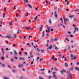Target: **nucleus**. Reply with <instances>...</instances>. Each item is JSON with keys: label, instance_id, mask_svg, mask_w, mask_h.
<instances>
[{"label": "nucleus", "instance_id": "774afa93", "mask_svg": "<svg viewBox=\"0 0 79 79\" xmlns=\"http://www.w3.org/2000/svg\"><path fill=\"white\" fill-rule=\"evenodd\" d=\"M53 46L55 47H56V45L55 44H53Z\"/></svg>", "mask_w": 79, "mask_h": 79}, {"label": "nucleus", "instance_id": "4be33fe9", "mask_svg": "<svg viewBox=\"0 0 79 79\" xmlns=\"http://www.w3.org/2000/svg\"><path fill=\"white\" fill-rule=\"evenodd\" d=\"M47 29L48 31V32H50V28L48 27Z\"/></svg>", "mask_w": 79, "mask_h": 79}, {"label": "nucleus", "instance_id": "58836bf2", "mask_svg": "<svg viewBox=\"0 0 79 79\" xmlns=\"http://www.w3.org/2000/svg\"><path fill=\"white\" fill-rule=\"evenodd\" d=\"M45 2H46V3L47 5H48V2H47V0H46Z\"/></svg>", "mask_w": 79, "mask_h": 79}, {"label": "nucleus", "instance_id": "393cba45", "mask_svg": "<svg viewBox=\"0 0 79 79\" xmlns=\"http://www.w3.org/2000/svg\"><path fill=\"white\" fill-rule=\"evenodd\" d=\"M22 66L23 65L22 64L19 65L18 66V67H19V68H21V66Z\"/></svg>", "mask_w": 79, "mask_h": 79}, {"label": "nucleus", "instance_id": "79ce46f5", "mask_svg": "<svg viewBox=\"0 0 79 79\" xmlns=\"http://www.w3.org/2000/svg\"><path fill=\"white\" fill-rule=\"evenodd\" d=\"M65 40H66L68 41V42H69V40H68V39L65 38Z\"/></svg>", "mask_w": 79, "mask_h": 79}, {"label": "nucleus", "instance_id": "c756f323", "mask_svg": "<svg viewBox=\"0 0 79 79\" xmlns=\"http://www.w3.org/2000/svg\"><path fill=\"white\" fill-rule=\"evenodd\" d=\"M41 51L42 53H44V50H41Z\"/></svg>", "mask_w": 79, "mask_h": 79}, {"label": "nucleus", "instance_id": "c03bdc74", "mask_svg": "<svg viewBox=\"0 0 79 79\" xmlns=\"http://www.w3.org/2000/svg\"><path fill=\"white\" fill-rule=\"evenodd\" d=\"M7 66L8 68H11V66H10V65H7Z\"/></svg>", "mask_w": 79, "mask_h": 79}, {"label": "nucleus", "instance_id": "052dcab7", "mask_svg": "<svg viewBox=\"0 0 79 79\" xmlns=\"http://www.w3.org/2000/svg\"><path fill=\"white\" fill-rule=\"evenodd\" d=\"M44 70H45V69H41V71H44Z\"/></svg>", "mask_w": 79, "mask_h": 79}, {"label": "nucleus", "instance_id": "c85d7f7f", "mask_svg": "<svg viewBox=\"0 0 79 79\" xmlns=\"http://www.w3.org/2000/svg\"><path fill=\"white\" fill-rule=\"evenodd\" d=\"M79 11V9H76L75 10H74V12H75V11H76H76Z\"/></svg>", "mask_w": 79, "mask_h": 79}, {"label": "nucleus", "instance_id": "5701e85b", "mask_svg": "<svg viewBox=\"0 0 79 79\" xmlns=\"http://www.w3.org/2000/svg\"><path fill=\"white\" fill-rule=\"evenodd\" d=\"M13 37L14 38H16V35L14 34L13 36Z\"/></svg>", "mask_w": 79, "mask_h": 79}, {"label": "nucleus", "instance_id": "864d4df0", "mask_svg": "<svg viewBox=\"0 0 79 79\" xmlns=\"http://www.w3.org/2000/svg\"><path fill=\"white\" fill-rule=\"evenodd\" d=\"M51 72V71H50V70H49L48 71V73L49 74V73H50Z\"/></svg>", "mask_w": 79, "mask_h": 79}, {"label": "nucleus", "instance_id": "cd10ccee", "mask_svg": "<svg viewBox=\"0 0 79 79\" xmlns=\"http://www.w3.org/2000/svg\"><path fill=\"white\" fill-rule=\"evenodd\" d=\"M6 37L8 38V39H10L11 38H10V37L8 35L6 36Z\"/></svg>", "mask_w": 79, "mask_h": 79}, {"label": "nucleus", "instance_id": "2f4dec72", "mask_svg": "<svg viewBox=\"0 0 79 79\" xmlns=\"http://www.w3.org/2000/svg\"><path fill=\"white\" fill-rule=\"evenodd\" d=\"M19 55L21 56L22 55V52H19Z\"/></svg>", "mask_w": 79, "mask_h": 79}, {"label": "nucleus", "instance_id": "1a4fd4ad", "mask_svg": "<svg viewBox=\"0 0 79 79\" xmlns=\"http://www.w3.org/2000/svg\"><path fill=\"white\" fill-rule=\"evenodd\" d=\"M45 32V31H43V33L42 34V37H44V36H45V35L44 34V33Z\"/></svg>", "mask_w": 79, "mask_h": 79}, {"label": "nucleus", "instance_id": "e433bc0d", "mask_svg": "<svg viewBox=\"0 0 79 79\" xmlns=\"http://www.w3.org/2000/svg\"><path fill=\"white\" fill-rule=\"evenodd\" d=\"M4 10L5 11H6V7H5L4 8Z\"/></svg>", "mask_w": 79, "mask_h": 79}, {"label": "nucleus", "instance_id": "412c9836", "mask_svg": "<svg viewBox=\"0 0 79 79\" xmlns=\"http://www.w3.org/2000/svg\"><path fill=\"white\" fill-rule=\"evenodd\" d=\"M73 67H72L71 68H70L69 69V70L70 71H72L73 70Z\"/></svg>", "mask_w": 79, "mask_h": 79}, {"label": "nucleus", "instance_id": "6e6d98bb", "mask_svg": "<svg viewBox=\"0 0 79 79\" xmlns=\"http://www.w3.org/2000/svg\"><path fill=\"white\" fill-rule=\"evenodd\" d=\"M65 61H67V58L66 57H64Z\"/></svg>", "mask_w": 79, "mask_h": 79}, {"label": "nucleus", "instance_id": "72a5a7b5", "mask_svg": "<svg viewBox=\"0 0 79 79\" xmlns=\"http://www.w3.org/2000/svg\"><path fill=\"white\" fill-rule=\"evenodd\" d=\"M73 57H74L73 58H74V60H76V59L77 58V57H76V56H74Z\"/></svg>", "mask_w": 79, "mask_h": 79}, {"label": "nucleus", "instance_id": "0eeeda50", "mask_svg": "<svg viewBox=\"0 0 79 79\" xmlns=\"http://www.w3.org/2000/svg\"><path fill=\"white\" fill-rule=\"evenodd\" d=\"M52 48V45H51L50 47H48L47 48V50H48L51 49Z\"/></svg>", "mask_w": 79, "mask_h": 79}, {"label": "nucleus", "instance_id": "09e8293b", "mask_svg": "<svg viewBox=\"0 0 79 79\" xmlns=\"http://www.w3.org/2000/svg\"><path fill=\"white\" fill-rule=\"evenodd\" d=\"M6 58H9V56H6Z\"/></svg>", "mask_w": 79, "mask_h": 79}, {"label": "nucleus", "instance_id": "3c124183", "mask_svg": "<svg viewBox=\"0 0 79 79\" xmlns=\"http://www.w3.org/2000/svg\"><path fill=\"white\" fill-rule=\"evenodd\" d=\"M4 79H10V78H8V77H5L4 78Z\"/></svg>", "mask_w": 79, "mask_h": 79}, {"label": "nucleus", "instance_id": "20e7f679", "mask_svg": "<svg viewBox=\"0 0 79 79\" xmlns=\"http://www.w3.org/2000/svg\"><path fill=\"white\" fill-rule=\"evenodd\" d=\"M13 52L14 53H15L14 54H13V55L16 56V55H18V53H17V52H16V50H14L13 51Z\"/></svg>", "mask_w": 79, "mask_h": 79}, {"label": "nucleus", "instance_id": "f8f14e48", "mask_svg": "<svg viewBox=\"0 0 79 79\" xmlns=\"http://www.w3.org/2000/svg\"><path fill=\"white\" fill-rule=\"evenodd\" d=\"M1 59L2 60H5V57L3 56H1Z\"/></svg>", "mask_w": 79, "mask_h": 79}, {"label": "nucleus", "instance_id": "ddd939ff", "mask_svg": "<svg viewBox=\"0 0 79 79\" xmlns=\"http://www.w3.org/2000/svg\"><path fill=\"white\" fill-rule=\"evenodd\" d=\"M54 13L55 14V16L56 18H57V14H56V11H55Z\"/></svg>", "mask_w": 79, "mask_h": 79}, {"label": "nucleus", "instance_id": "ea45409f", "mask_svg": "<svg viewBox=\"0 0 79 79\" xmlns=\"http://www.w3.org/2000/svg\"><path fill=\"white\" fill-rule=\"evenodd\" d=\"M54 30V29H51V32L53 31Z\"/></svg>", "mask_w": 79, "mask_h": 79}, {"label": "nucleus", "instance_id": "603ef678", "mask_svg": "<svg viewBox=\"0 0 79 79\" xmlns=\"http://www.w3.org/2000/svg\"><path fill=\"white\" fill-rule=\"evenodd\" d=\"M55 48L56 50H58V48L57 47H55Z\"/></svg>", "mask_w": 79, "mask_h": 79}, {"label": "nucleus", "instance_id": "b1692460", "mask_svg": "<svg viewBox=\"0 0 79 79\" xmlns=\"http://www.w3.org/2000/svg\"><path fill=\"white\" fill-rule=\"evenodd\" d=\"M29 15V14H28V13L26 12V16H28V15Z\"/></svg>", "mask_w": 79, "mask_h": 79}, {"label": "nucleus", "instance_id": "de8ad7c7", "mask_svg": "<svg viewBox=\"0 0 79 79\" xmlns=\"http://www.w3.org/2000/svg\"><path fill=\"white\" fill-rule=\"evenodd\" d=\"M14 58H15L16 60H17L18 59V57H17L15 56Z\"/></svg>", "mask_w": 79, "mask_h": 79}, {"label": "nucleus", "instance_id": "a878e982", "mask_svg": "<svg viewBox=\"0 0 79 79\" xmlns=\"http://www.w3.org/2000/svg\"><path fill=\"white\" fill-rule=\"evenodd\" d=\"M56 38L54 39L55 41H56L57 40H58V38H57V37H56Z\"/></svg>", "mask_w": 79, "mask_h": 79}, {"label": "nucleus", "instance_id": "dca6fc26", "mask_svg": "<svg viewBox=\"0 0 79 79\" xmlns=\"http://www.w3.org/2000/svg\"><path fill=\"white\" fill-rule=\"evenodd\" d=\"M23 2H26V3H28V0H24Z\"/></svg>", "mask_w": 79, "mask_h": 79}, {"label": "nucleus", "instance_id": "13d9d810", "mask_svg": "<svg viewBox=\"0 0 79 79\" xmlns=\"http://www.w3.org/2000/svg\"><path fill=\"white\" fill-rule=\"evenodd\" d=\"M70 37H73V35H70Z\"/></svg>", "mask_w": 79, "mask_h": 79}, {"label": "nucleus", "instance_id": "f03ea898", "mask_svg": "<svg viewBox=\"0 0 79 79\" xmlns=\"http://www.w3.org/2000/svg\"><path fill=\"white\" fill-rule=\"evenodd\" d=\"M67 73H68V76H69V77H70V78L71 79H72V77L71 76V75L69 73H70L69 71H68Z\"/></svg>", "mask_w": 79, "mask_h": 79}, {"label": "nucleus", "instance_id": "9b49d317", "mask_svg": "<svg viewBox=\"0 0 79 79\" xmlns=\"http://www.w3.org/2000/svg\"><path fill=\"white\" fill-rule=\"evenodd\" d=\"M37 19V16H36V17L34 18V20L35 21V22H36L37 21V20H36V19Z\"/></svg>", "mask_w": 79, "mask_h": 79}, {"label": "nucleus", "instance_id": "f3484780", "mask_svg": "<svg viewBox=\"0 0 79 79\" xmlns=\"http://www.w3.org/2000/svg\"><path fill=\"white\" fill-rule=\"evenodd\" d=\"M1 65H2V67H3V68H4V67H5V64H4L2 63L1 64Z\"/></svg>", "mask_w": 79, "mask_h": 79}, {"label": "nucleus", "instance_id": "bb28decb", "mask_svg": "<svg viewBox=\"0 0 79 79\" xmlns=\"http://www.w3.org/2000/svg\"><path fill=\"white\" fill-rule=\"evenodd\" d=\"M43 27V25H42L40 28V30H41V31H42V29Z\"/></svg>", "mask_w": 79, "mask_h": 79}, {"label": "nucleus", "instance_id": "423d86ee", "mask_svg": "<svg viewBox=\"0 0 79 79\" xmlns=\"http://www.w3.org/2000/svg\"><path fill=\"white\" fill-rule=\"evenodd\" d=\"M61 73H62V74H63V72H64L65 73H67V72H66V71H65V70H64V69H63L61 71H60Z\"/></svg>", "mask_w": 79, "mask_h": 79}, {"label": "nucleus", "instance_id": "6e6552de", "mask_svg": "<svg viewBox=\"0 0 79 79\" xmlns=\"http://www.w3.org/2000/svg\"><path fill=\"white\" fill-rule=\"evenodd\" d=\"M52 59L54 60L55 61H57V59L56 58L55 59V57H53V56H52Z\"/></svg>", "mask_w": 79, "mask_h": 79}, {"label": "nucleus", "instance_id": "8fccbe9b", "mask_svg": "<svg viewBox=\"0 0 79 79\" xmlns=\"http://www.w3.org/2000/svg\"><path fill=\"white\" fill-rule=\"evenodd\" d=\"M6 42L7 44H8V41L6 40Z\"/></svg>", "mask_w": 79, "mask_h": 79}, {"label": "nucleus", "instance_id": "c9c22d12", "mask_svg": "<svg viewBox=\"0 0 79 79\" xmlns=\"http://www.w3.org/2000/svg\"><path fill=\"white\" fill-rule=\"evenodd\" d=\"M24 54H25V55H27V52H24Z\"/></svg>", "mask_w": 79, "mask_h": 79}, {"label": "nucleus", "instance_id": "0e129e2a", "mask_svg": "<svg viewBox=\"0 0 79 79\" xmlns=\"http://www.w3.org/2000/svg\"><path fill=\"white\" fill-rule=\"evenodd\" d=\"M57 69V68L56 67H55L54 68V69H55V70H56V69Z\"/></svg>", "mask_w": 79, "mask_h": 79}, {"label": "nucleus", "instance_id": "49530a36", "mask_svg": "<svg viewBox=\"0 0 79 79\" xmlns=\"http://www.w3.org/2000/svg\"><path fill=\"white\" fill-rule=\"evenodd\" d=\"M5 14H3V18H5Z\"/></svg>", "mask_w": 79, "mask_h": 79}, {"label": "nucleus", "instance_id": "680f3d73", "mask_svg": "<svg viewBox=\"0 0 79 79\" xmlns=\"http://www.w3.org/2000/svg\"><path fill=\"white\" fill-rule=\"evenodd\" d=\"M27 45H28V46H29V45H30V44H29V43H27Z\"/></svg>", "mask_w": 79, "mask_h": 79}, {"label": "nucleus", "instance_id": "f257e3e1", "mask_svg": "<svg viewBox=\"0 0 79 79\" xmlns=\"http://www.w3.org/2000/svg\"><path fill=\"white\" fill-rule=\"evenodd\" d=\"M55 73H56V72H54L52 73V74L53 75V77H54V78L55 79H57V78L56 77V75H55Z\"/></svg>", "mask_w": 79, "mask_h": 79}, {"label": "nucleus", "instance_id": "338daca9", "mask_svg": "<svg viewBox=\"0 0 79 79\" xmlns=\"http://www.w3.org/2000/svg\"><path fill=\"white\" fill-rule=\"evenodd\" d=\"M2 52H3V48H2Z\"/></svg>", "mask_w": 79, "mask_h": 79}, {"label": "nucleus", "instance_id": "6ab92c4d", "mask_svg": "<svg viewBox=\"0 0 79 79\" xmlns=\"http://www.w3.org/2000/svg\"><path fill=\"white\" fill-rule=\"evenodd\" d=\"M75 69H76V70H78V71H79V68L76 67H75Z\"/></svg>", "mask_w": 79, "mask_h": 79}, {"label": "nucleus", "instance_id": "a19ab883", "mask_svg": "<svg viewBox=\"0 0 79 79\" xmlns=\"http://www.w3.org/2000/svg\"><path fill=\"white\" fill-rule=\"evenodd\" d=\"M71 58H73V54H71Z\"/></svg>", "mask_w": 79, "mask_h": 79}, {"label": "nucleus", "instance_id": "69168bd1", "mask_svg": "<svg viewBox=\"0 0 79 79\" xmlns=\"http://www.w3.org/2000/svg\"><path fill=\"white\" fill-rule=\"evenodd\" d=\"M68 48L69 49H70V46H68Z\"/></svg>", "mask_w": 79, "mask_h": 79}, {"label": "nucleus", "instance_id": "4468645a", "mask_svg": "<svg viewBox=\"0 0 79 79\" xmlns=\"http://www.w3.org/2000/svg\"><path fill=\"white\" fill-rule=\"evenodd\" d=\"M64 66L65 67H68V64L67 63H65L64 64Z\"/></svg>", "mask_w": 79, "mask_h": 79}, {"label": "nucleus", "instance_id": "5fc2aeb1", "mask_svg": "<svg viewBox=\"0 0 79 79\" xmlns=\"http://www.w3.org/2000/svg\"><path fill=\"white\" fill-rule=\"evenodd\" d=\"M12 72H13V73H15V70H12Z\"/></svg>", "mask_w": 79, "mask_h": 79}, {"label": "nucleus", "instance_id": "2eb2a0df", "mask_svg": "<svg viewBox=\"0 0 79 79\" xmlns=\"http://www.w3.org/2000/svg\"><path fill=\"white\" fill-rule=\"evenodd\" d=\"M27 6H29V7L30 8H32V7L30 5V4H28L27 5Z\"/></svg>", "mask_w": 79, "mask_h": 79}, {"label": "nucleus", "instance_id": "a18cd8bd", "mask_svg": "<svg viewBox=\"0 0 79 79\" xmlns=\"http://www.w3.org/2000/svg\"><path fill=\"white\" fill-rule=\"evenodd\" d=\"M16 6H15L14 7V8H14L13 10H15V9H16Z\"/></svg>", "mask_w": 79, "mask_h": 79}, {"label": "nucleus", "instance_id": "bf43d9fd", "mask_svg": "<svg viewBox=\"0 0 79 79\" xmlns=\"http://www.w3.org/2000/svg\"><path fill=\"white\" fill-rule=\"evenodd\" d=\"M68 33L69 34H71V32L70 31H68Z\"/></svg>", "mask_w": 79, "mask_h": 79}, {"label": "nucleus", "instance_id": "4c0bfd02", "mask_svg": "<svg viewBox=\"0 0 79 79\" xmlns=\"http://www.w3.org/2000/svg\"><path fill=\"white\" fill-rule=\"evenodd\" d=\"M12 23L11 22H10L9 23V26H11V24H12Z\"/></svg>", "mask_w": 79, "mask_h": 79}, {"label": "nucleus", "instance_id": "a211bd4d", "mask_svg": "<svg viewBox=\"0 0 79 79\" xmlns=\"http://www.w3.org/2000/svg\"><path fill=\"white\" fill-rule=\"evenodd\" d=\"M74 16V15H70L69 16V17L72 18H73Z\"/></svg>", "mask_w": 79, "mask_h": 79}, {"label": "nucleus", "instance_id": "9d476101", "mask_svg": "<svg viewBox=\"0 0 79 79\" xmlns=\"http://www.w3.org/2000/svg\"><path fill=\"white\" fill-rule=\"evenodd\" d=\"M10 61L11 63H13L14 62V59L12 58L10 59Z\"/></svg>", "mask_w": 79, "mask_h": 79}, {"label": "nucleus", "instance_id": "39448f33", "mask_svg": "<svg viewBox=\"0 0 79 79\" xmlns=\"http://www.w3.org/2000/svg\"><path fill=\"white\" fill-rule=\"evenodd\" d=\"M25 29H26L28 31V30H31V27H25Z\"/></svg>", "mask_w": 79, "mask_h": 79}, {"label": "nucleus", "instance_id": "473e14b6", "mask_svg": "<svg viewBox=\"0 0 79 79\" xmlns=\"http://www.w3.org/2000/svg\"><path fill=\"white\" fill-rule=\"evenodd\" d=\"M49 22L51 24H52V21H51V19H49Z\"/></svg>", "mask_w": 79, "mask_h": 79}, {"label": "nucleus", "instance_id": "4d7b16f0", "mask_svg": "<svg viewBox=\"0 0 79 79\" xmlns=\"http://www.w3.org/2000/svg\"><path fill=\"white\" fill-rule=\"evenodd\" d=\"M37 50L38 52H40V50L38 48H37Z\"/></svg>", "mask_w": 79, "mask_h": 79}, {"label": "nucleus", "instance_id": "e2e57ef3", "mask_svg": "<svg viewBox=\"0 0 79 79\" xmlns=\"http://www.w3.org/2000/svg\"><path fill=\"white\" fill-rule=\"evenodd\" d=\"M21 11H22V10H21L20 9L19 10V12H20Z\"/></svg>", "mask_w": 79, "mask_h": 79}, {"label": "nucleus", "instance_id": "7c9ffc66", "mask_svg": "<svg viewBox=\"0 0 79 79\" xmlns=\"http://www.w3.org/2000/svg\"><path fill=\"white\" fill-rule=\"evenodd\" d=\"M39 41V40L37 39V40H34V42H37Z\"/></svg>", "mask_w": 79, "mask_h": 79}, {"label": "nucleus", "instance_id": "37998d69", "mask_svg": "<svg viewBox=\"0 0 79 79\" xmlns=\"http://www.w3.org/2000/svg\"><path fill=\"white\" fill-rule=\"evenodd\" d=\"M64 21H68V19H64Z\"/></svg>", "mask_w": 79, "mask_h": 79}, {"label": "nucleus", "instance_id": "aec40b11", "mask_svg": "<svg viewBox=\"0 0 79 79\" xmlns=\"http://www.w3.org/2000/svg\"><path fill=\"white\" fill-rule=\"evenodd\" d=\"M74 21L75 22H77V19H76V18H74Z\"/></svg>", "mask_w": 79, "mask_h": 79}, {"label": "nucleus", "instance_id": "7ed1b4c3", "mask_svg": "<svg viewBox=\"0 0 79 79\" xmlns=\"http://www.w3.org/2000/svg\"><path fill=\"white\" fill-rule=\"evenodd\" d=\"M19 60H24L25 58L23 57H20L19 58Z\"/></svg>", "mask_w": 79, "mask_h": 79}, {"label": "nucleus", "instance_id": "f704fd0d", "mask_svg": "<svg viewBox=\"0 0 79 79\" xmlns=\"http://www.w3.org/2000/svg\"><path fill=\"white\" fill-rule=\"evenodd\" d=\"M75 30H76V31H78V30H79V29H78V28H76V27H75Z\"/></svg>", "mask_w": 79, "mask_h": 79}]
</instances>
